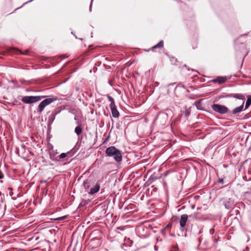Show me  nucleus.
<instances>
[{
    "mask_svg": "<svg viewBox=\"0 0 251 251\" xmlns=\"http://www.w3.org/2000/svg\"><path fill=\"white\" fill-rule=\"evenodd\" d=\"M245 100L246 97L244 95L236 94V113L243 110Z\"/></svg>",
    "mask_w": 251,
    "mask_h": 251,
    "instance_id": "2",
    "label": "nucleus"
},
{
    "mask_svg": "<svg viewBox=\"0 0 251 251\" xmlns=\"http://www.w3.org/2000/svg\"><path fill=\"white\" fill-rule=\"evenodd\" d=\"M83 186L86 191L90 189L91 186V182L89 179H86L83 181Z\"/></svg>",
    "mask_w": 251,
    "mask_h": 251,
    "instance_id": "10",
    "label": "nucleus"
},
{
    "mask_svg": "<svg viewBox=\"0 0 251 251\" xmlns=\"http://www.w3.org/2000/svg\"><path fill=\"white\" fill-rule=\"evenodd\" d=\"M4 177V175L2 172L0 170V179L3 178Z\"/></svg>",
    "mask_w": 251,
    "mask_h": 251,
    "instance_id": "21",
    "label": "nucleus"
},
{
    "mask_svg": "<svg viewBox=\"0 0 251 251\" xmlns=\"http://www.w3.org/2000/svg\"><path fill=\"white\" fill-rule=\"evenodd\" d=\"M1 195V192H0V195Z\"/></svg>",
    "mask_w": 251,
    "mask_h": 251,
    "instance_id": "29",
    "label": "nucleus"
},
{
    "mask_svg": "<svg viewBox=\"0 0 251 251\" xmlns=\"http://www.w3.org/2000/svg\"><path fill=\"white\" fill-rule=\"evenodd\" d=\"M192 47L193 49H196L198 48V43L197 42H195L194 43V44L192 45Z\"/></svg>",
    "mask_w": 251,
    "mask_h": 251,
    "instance_id": "19",
    "label": "nucleus"
},
{
    "mask_svg": "<svg viewBox=\"0 0 251 251\" xmlns=\"http://www.w3.org/2000/svg\"><path fill=\"white\" fill-rule=\"evenodd\" d=\"M201 230H200L199 231L198 234H200V233H201Z\"/></svg>",
    "mask_w": 251,
    "mask_h": 251,
    "instance_id": "28",
    "label": "nucleus"
},
{
    "mask_svg": "<svg viewBox=\"0 0 251 251\" xmlns=\"http://www.w3.org/2000/svg\"><path fill=\"white\" fill-rule=\"evenodd\" d=\"M193 216L196 219L201 220V218L199 216L198 213H195L193 214Z\"/></svg>",
    "mask_w": 251,
    "mask_h": 251,
    "instance_id": "18",
    "label": "nucleus"
},
{
    "mask_svg": "<svg viewBox=\"0 0 251 251\" xmlns=\"http://www.w3.org/2000/svg\"><path fill=\"white\" fill-rule=\"evenodd\" d=\"M105 154L109 157H113V159L118 163L122 161V154L121 151L114 146L107 148L105 150Z\"/></svg>",
    "mask_w": 251,
    "mask_h": 251,
    "instance_id": "1",
    "label": "nucleus"
},
{
    "mask_svg": "<svg viewBox=\"0 0 251 251\" xmlns=\"http://www.w3.org/2000/svg\"><path fill=\"white\" fill-rule=\"evenodd\" d=\"M164 47V43L163 41H160L157 45L153 46L151 48V50L152 51H154L155 49H161Z\"/></svg>",
    "mask_w": 251,
    "mask_h": 251,
    "instance_id": "11",
    "label": "nucleus"
},
{
    "mask_svg": "<svg viewBox=\"0 0 251 251\" xmlns=\"http://www.w3.org/2000/svg\"><path fill=\"white\" fill-rule=\"evenodd\" d=\"M223 179H220L219 180V182L221 183H223Z\"/></svg>",
    "mask_w": 251,
    "mask_h": 251,
    "instance_id": "24",
    "label": "nucleus"
},
{
    "mask_svg": "<svg viewBox=\"0 0 251 251\" xmlns=\"http://www.w3.org/2000/svg\"><path fill=\"white\" fill-rule=\"evenodd\" d=\"M226 76H218L215 79L212 80L211 81L215 83L221 84L226 82Z\"/></svg>",
    "mask_w": 251,
    "mask_h": 251,
    "instance_id": "9",
    "label": "nucleus"
},
{
    "mask_svg": "<svg viewBox=\"0 0 251 251\" xmlns=\"http://www.w3.org/2000/svg\"><path fill=\"white\" fill-rule=\"evenodd\" d=\"M58 157L60 159H63L65 158H67V154H66V153H62L58 156Z\"/></svg>",
    "mask_w": 251,
    "mask_h": 251,
    "instance_id": "17",
    "label": "nucleus"
},
{
    "mask_svg": "<svg viewBox=\"0 0 251 251\" xmlns=\"http://www.w3.org/2000/svg\"><path fill=\"white\" fill-rule=\"evenodd\" d=\"M168 172H166V173H165L164 174V176H167V175H168Z\"/></svg>",
    "mask_w": 251,
    "mask_h": 251,
    "instance_id": "26",
    "label": "nucleus"
},
{
    "mask_svg": "<svg viewBox=\"0 0 251 251\" xmlns=\"http://www.w3.org/2000/svg\"><path fill=\"white\" fill-rule=\"evenodd\" d=\"M46 97L45 96H25L23 97L21 100L26 104L32 103L40 101L42 99Z\"/></svg>",
    "mask_w": 251,
    "mask_h": 251,
    "instance_id": "5",
    "label": "nucleus"
},
{
    "mask_svg": "<svg viewBox=\"0 0 251 251\" xmlns=\"http://www.w3.org/2000/svg\"><path fill=\"white\" fill-rule=\"evenodd\" d=\"M211 107L214 111L222 114L226 113L228 110L226 107L219 104L214 103L212 105Z\"/></svg>",
    "mask_w": 251,
    "mask_h": 251,
    "instance_id": "6",
    "label": "nucleus"
},
{
    "mask_svg": "<svg viewBox=\"0 0 251 251\" xmlns=\"http://www.w3.org/2000/svg\"><path fill=\"white\" fill-rule=\"evenodd\" d=\"M65 218H66L65 216H63V217H59V218L56 219L55 220H56L60 221V220H63V219H65Z\"/></svg>",
    "mask_w": 251,
    "mask_h": 251,
    "instance_id": "22",
    "label": "nucleus"
},
{
    "mask_svg": "<svg viewBox=\"0 0 251 251\" xmlns=\"http://www.w3.org/2000/svg\"><path fill=\"white\" fill-rule=\"evenodd\" d=\"M57 100V97H52L46 99L39 104L37 108L38 113L40 114L41 113L46 106L50 104L51 103Z\"/></svg>",
    "mask_w": 251,
    "mask_h": 251,
    "instance_id": "3",
    "label": "nucleus"
},
{
    "mask_svg": "<svg viewBox=\"0 0 251 251\" xmlns=\"http://www.w3.org/2000/svg\"><path fill=\"white\" fill-rule=\"evenodd\" d=\"M75 131L77 135H79L82 133V128L80 126H77L75 128Z\"/></svg>",
    "mask_w": 251,
    "mask_h": 251,
    "instance_id": "14",
    "label": "nucleus"
},
{
    "mask_svg": "<svg viewBox=\"0 0 251 251\" xmlns=\"http://www.w3.org/2000/svg\"><path fill=\"white\" fill-rule=\"evenodd\" d=\"M251 104V96H247V100L246 102L245 109H247Z\"/></svg>",
    "mask_w": 251,
    "mask_h": 251,
    "instance_id": "13",
    "label": "nucleus"
},
{
    "mask_svg": "<svg viewBox=\"0 0 251 251\" xmlns=\"http://www.w3.org/2000/svg\"><path fill=\"white\" fill-rule=\"evenodd\" d=\"M107 98L108 99L109 101H110L109 106L111 109L112 116L115 118H119L120 114L117 109V106L115 104L114 100L109 95H107Z\"/></svg>",
    "mask_w": 251,
    "mask_h": 251,
    "instance_id": "4",
    "label": "nucleus"
},
{
    "mask_svg": "<svg viewBox=\"0 0 251 251\" xmlns=\"http://www.w3.org/2000/svg\"><path fill=\"white\" fill-rule=\"evenodd\" d=\"M40 182L42 183H46L47 182V180H42L40 181Z\"/></svg>",
    "mask_w": 251,
    "mask_h": 251,
    "instance_id": "25",
    "label": "nucleus"
},
{
    "mask_svg": "<svg viewBox=\"0 0 251 251\" xmlns=\"http://www.w3.org/2000/svg\"><path fill=\"white\" fill-rule=\"evenodd\" d=\"M201 100H197L194 103V105L198 109H201Z\"/></svg>",
    "mask_w": 251,
    "mask_h": 251,
    "instance_id": "15",
    "label": "nucleus"
},
{
    "mask_svg": "<svg viewBox=\"0 0 251 251\" xmlns=\"http://www.w3.org/2000/svg\"><path fill=\"white\" fill-rule=\"evenodd\" d=\"M49 150L50 151H51L52 150H53V146L52 145H50V147H49Z\"/></svg>",
    "mask_w": 251,
    "mask_h": 251,
    "instance_id": "23",
    "label": "nucleus"
},
{
    "mask_svg": "<svg viewBox=\"0 0 251 251\" xmlns=\"http://www.w3.org/2000/svg\"><path fill=\"white\" fill-rule=\"evenodd\" d=\"M74 153H75V152L73 150H71L70 151L67 152L66 153L67 158H69L71 157L72 156H73L74 155Z\"/></svg>",
    "mask_w": 251,
    "mask_h": 251,
    "instance_id": "16",
    "label": "nucleus"
},
{
    "mask_svg": "<svg viewBox=\"0 0 251 251\" xmlns=\"http://www.w3.org/2000/svg\"><path fill=\"white\" fill-rule=\"evenodd\" d=\"M100 187V183L97 182L94 187L90 189L89 191H88V193L89 195H93L99 191Z\"/></svg>",
    "mask_w": 251,
    "mask_h": 251,
    "instance_id": "7",
    "label": "nucleus"
},
{
    "mask_svg": "<svg viewBox=\"0 0 251 251\" xmlns=\"http://www.w3.org/2000/svg\"><path fill=\"white\" fill-rule=\"evenodd\" d=\"M233 113H235V109L233 110Z\"/></svg>",
    "mask_w": 251,
    "mask_h": 251,
    "instance_id": "27",
    "label": "nucleus"
},
{
    "mask_svg": "<svg viewBox=\"0 0 251 251\" xmlns=\"http://www.w3.org/2000/svg\"><path fill=\"white\" fill-rule=\"evenodd\" d=\"M8 190H9L10 191L9 195L10 196H12L13 195V192L12 191V189L11 188L9 187V188H8Z\"/></svg>",
    "mask_w": 251,
    "mask_h": 251,
    "instance_id": "20",
    "label": "nucleus"
},
{
    "mask_svg": "<svg viewBox=\"0 0 251 251\" xmlns=\"http://www.w3.org/2000/svg\"><path fill=\"white\" fill-rule=\"evenodd\" d=\"M57 154L56 151H55L54 150H52L51 151H49L50 157V159L52 160H55V156Z\"/></svg>",
    "mask_w": 251,
    "mask_h": 251,
    "instance_id": "12",
    "label": "nucleus"
},
{
    "mask_svg": "<svg viewBox=\"0 0 251 251\" xmlns=\"http://www.w3.org/2000/svg\"><path fill=\"white\" fill-rule=\"evenodd\" d=\"M188 216L187 214H183L180 217L179 224L181 227H184L186 225Z\"/></svg>",
    "mask_w": 251,
    "mask_h": 251,
    "instance_id": "8",
    "label": "nucleus"
}]
</instances>
